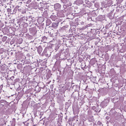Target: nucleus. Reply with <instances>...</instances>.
<instances>
[{"mask_svg": "<svg viewBox=\"0 0 126 126\" xmlns=\"http://www.w3.org/2000/svg\"><path fill=\"white\" fill-rule=\"evenodd\" d=\"M109 102V100L108 99L105 100L102 102L101 104V105L103 107H105L107 106Z\"/></svg>", "mask_w": 126, "mask_h": 126, "instance_id": "1", "label": "nucleus"}, {"mask_svg": "<svg viewBox=\"0 0 126 126\" xmlns=\"http://www.w3.org/2000/svg\"><path fill=\"white\" fill-rule=\"evenodd\" d=\"M58 22H54L53 23H52L51 26V27L50 26L49 27V28H50L51 27V29L52 30H53V28L56 29L58 26Z\"/></svg>", "mask_w": 126, "mask_h": 126, "instance_id": "2", "label": "nucleus"}, {"mask_svg": "<svg viewBox=\"0 0 126 126\" xmlns=\"http://www.w3.org/2000/svg\"><path fill=\"white\" fill-rule=\"evenodd\" d=\"M54 7L55 10H57L60 9L61 5L59 3H57L54 4Z\"/></svg>", "mask_w": 126, "mask_h": 126, "instance_id": "3", "label": "nucleus"}, {"mask_svg": "<svg viewBox=\"0 0 126 126\" xmlns=\"http://www.w3.org/2000/svg\"><path fill=\"white\" fill-rule=\"evenodd\" d=\"M18 7H19L18 6H16L13 10H12V12H11L12 14H15L18 10Z\"/></svg>", "mask_w": 126, "mask_h": 126, "instance_id": "4", "label": "nucleus"}, {"mask_svg": "<svg viewBox=\"0 0 126 126\" xmlns=\"http://www.w3.org/2000/svg\"><path fill=\"white\" fill-rule=\"evenodd\" d=\"M42 50V48L41 46H39L37 49V51L40 54Z\"/></svg>", "mask_w": 126, "mask_h": 126, "instance_id": "5", "label": "nucleus"}, {"mask_svg": "<svg viewBox=\"0 0 126 126\" xmlns=\"http://www.w3.org/2000/svg\"><path fill=\"white\" fill-rule=\"evenodd\" d=\"M99 18L101 20H103L105 19V16L104 15H100L99 16Z\"/></svg>", "mask_w": 126, "mask_h": 126, "instance_id": "6", "label": "nucleus"}, {"mask_svg": "<svg viewBox=\"0 0 126 126\" xmlns=\"http://www.w3.org/2000/svg\"><path fill=\"white\" fill-rule=\"evenodd\" d=\"M6 102V101L4 100H1L0 101V104L1 105H4Z\"/></svg>", "mask_w": 126, "mask_h": 126, "instance_id": "7", "label": "nucleus"}, {"mask_svg": "<svg viewBox=\"0 0 126 126\" xmlns=\"http://www.w3.org/2000/svg\"><path fill=\"white\" fill-rule=\"evenodd\" d=\"M51 18L53 21H55L56 19V17L55 16H52L50 17Z\"/></svg>", "mask_w": 126, "mask_h": 126, "instance_id": "8", "label": "nucleus"}, {"mask_svg": "<svg viewBox=\"0 0 126 126\" xmlns=\"http://www.w3.org/2000/svg\"><path fill=\"white\" fill-rule=\"evenodd\" d=\"M51 23V22L49 20H47L46 21V25L47 26L49 25Z\"/></svg>", "mask_w": 126, "mask_h": 126, "instance_id": "9", "label": "nucleus"}, {"mask_svg": "<svg viewBox=\"0 0 126 126\" xmlns=\"http://www.w3.org/2000/svg\"><path fill=\"white\" fill-rule=\"evenodd\" d=\"M76 2L79 4H82L83 3V1L82 0H77Z\"/></svg>", "mask_w": 126, "mask_h": 126, "instance_id": "10", "label": "nucleus"}, {"mask_svg": "<svg viewBox=\"0 0 126 126\" xmlns=\"http://www.w3.org/2000/svg\"><path fill=\"white\" fill-rule=\"evenodd\" d=\"M7 37L6 36H3L2 38V41L3 42H5L7 40Z\"/></svg>", "mask_w": 126, "mask_h": 126, "instance_id": "11", "label": "nucleus"}, {"mask_svg": "<svg viewBox=\"0 0 126 126\" xmlns=\"http://www.w3.org/2000/svg\"><path fill=\"white\" fill-rule=\"evenodd\" d=\"M12 10L11 9L8 8L7 9V11L8 13H10V14H12L11 12H12Z\"/></svg>", "mask_w": 126, "mask_h": 126, "instance_id": "12", "label": "nucleus"}, {"mask_svg": "<svg viewBox=\"0 0 126 126\" xmlns=\"http://www.w3.org/2000/svg\"><path fill=\"white\" fill-rule=\"evenodd\" d=\"M62 2L64 3H66L67 2V1H69L68 0H62Z\"/></svg>", "mask_w": 126, "mask_h": 126, "instance_id": "13", "label": "nucleus"}, {"mask_svg": "<svg viewBox=\"0 0 126 126\" xmlns=\"http://www.w3.org/2000/svg\"><path fill=\"white\" fill-rule=\"evenodd\" d=\"M47 39V38L45 36H44L43 38V40H46Z\"/></svg>", "mask_w": 126, "mask_h": 126, "instance_id": "14", "label": "nucleus"}, {"mask_svg": "<svg viewBox=\"0 0 126 126\" xmlns=\"http://www.w3.org/2000/svg\"><path fill=\"white\" fill-rule=\"evenodd\" d=\"M31 1V0H29L27 2V3H29Z\"/></svg>", "mask_w": 126, "mask_h": 126, "instance_id": "15", "label": "nucleus"}, {"mask_svg": "<svg viewBox=\"0 0 126 126\" xmlns=\"http://www.w3.org/2000/svg\"><path fill=\"white\" fill-rule=\"evenodd\" d=\"M46 50H47V49H46V48H45V49L44 50V52H43L44 53H46Z\"/></svg>", "mask_w": 126, "mask_h": 126, "instance_id": "16", "label": "nucleus"}, {"mask_svg": "<svg viewBox=\"0 0 126 126\" xmlns=\"http://www.w3.org/2000/svg\"><path fill=\"white\" fill-rule=\"evenodd\" d=\"M2 14V12L1 10H0V16H1Z\"/></svg>", "mask_w": 126, "mask_h": 126, "instance_id": "17", "label": "nucleus"}, {"mask_svg": "<svg viewBox=\"0 0 126 126\" xmlns=\"http://www.w3.org/2000/svg\"><path fill=\"white\" fill-rule=\"evenodd\" d=\"M1 1L2 2H5L6 1V0H1Z\"/></svg>", "mask_w": 126, "mask_h": 126, "instance_id": "18", "label": "nucleus"}, {"mask_svg": "<svg viewBox=\"0 0 126 126\" xmlns=\"http://www.w3.org/2000/svg\"><path fill=\"white\" fill-rule=\"evenodd\" d=\"M35 32L34 33H32V34L33 35H34L35 34V33L36 32V31H35V32Z\"/></svg>", "mask_w": 126, "mask_h": 126, "instance_id": "19", "label": "nucleus"}, {"mask_svg": "<svg viewBox=\"0 0 126 126\" xmlns=\"http://www.w3.org/2000/svg\"><path fill=\"white\" fill-rule=\"evenodd\" d=\"M93 14L94 15V16H95L96 15V13L95 12H94V13Z\"/></svg>", "mask_w": 126, "mask_h": 126, "instance_id": "20", "label": "nucleus"}, {"mask_svg": "<svg viewBox=\"0 0 126 126\" xmlns=\"http://www.w3.org/2000/svg\"><path fill=\"white\" fill-rule=\"evenodd\" d=\"M98 123H99V125H100L101 124V123L99 121L98 122Z\"/></svg>", "mask_w": 126, "mask_h": 126, "instance_id": "21", "label": "nucleus"}, {"mask_svg": "<svg viewBox=\"0 0 126 126\" xmlns=\"http://www.w3.org/2000/svg\"><path fill=\"white\" fill-rule=\"evenodd\" d=\"M14 76H12L11 78L13 79L14 78Z\"/></svg>", "mask_w": 126, "mask_h": 126, "instance_id": "22", "label": "nucleus"}, {"mask_svg": "<svg viewBox=\"0 0 126 126\" xmlns=\"http://www.w3.org/2000/svg\"><path fill=\"white\" fill-rule=\"evenodd\" d=\"M22 18H23V19H25V17H22Z\"/></svg>", "mask_w": 126, "mask_h": 126, "instance_id": "23", "label": "nucleus"}, {"mask_svg": "<svg viewBox=\"0 0 126 126\" xmlns=\"http://www.w3.org/2000/svg\"><path fill=\"white\" fill-rule=\"evenodd\" d=\"M41 118V116L40 117V118Z\"/></svg>", "mask_w": 126, "mask_h": 126, "instance_id": "24", "label": "nucleus"}, {"mask_svg": "<svg viewBox=\"0 0 126 126\" xmlns=\"http://www.w3.org/2000/svg\"><path fill=\"white\" fill-rule=\"evenodd\" d=\"M86 1H87V2L88 1L87 0H86Z\"/></svg>", "mask_w": 126, "mask_h": 126, "instance_id": "25", "label": "nucleus"}, {"mask_svg": "<svg viewBox=\"0 0 126 126\" xmlns=\"http://www.w3.org/2000/svg\"><path fill=\"white\" fill-rule=\"evenodd\" d=\"M35 126V125H34V126Z\"/></svg>", "mask_w": 126, "mask_h": 126, "instance_id": "26", "label": "nucleus"}, {"mask_svg": "<svg viewBox=\"0 0 126 126\" xmlns=\"http://www.w3.org/2000/svg\"><path fill=\"white\" fill-rule=\"evenodd\" d=\"M109 2V1L108 2V3Z\"/></svg>", "mask_w": 126, "mask_h": 126, "instance_id": "27", "label": "nucleus"}, {"mask_svg": "<svg viewBox=\"0 0 126 126\" xmlns=\"http://www.w3.org/2000/svg\"><path fill=\"white\" fill-rule=\"evenodd\" d=\"M95 5H96V4H95Z\"/></svg>", "mask_w": 126, "mask_h": 126, "instance_id": "28", "label": "nucleus"}, {"mask_svg": "<svg viewBox=\"0 0 126 126\" xmlns=\"http://www.w3.org/2000/svg\"><path fill=\"white\" fill-rule=\"evenodd\" d=\"M1 6V5H0V7Z\"/></svg>", "mask_w": 126, "mask_h": 126, "instance_id": "29", "label": "nucleus"}]
</instances>
